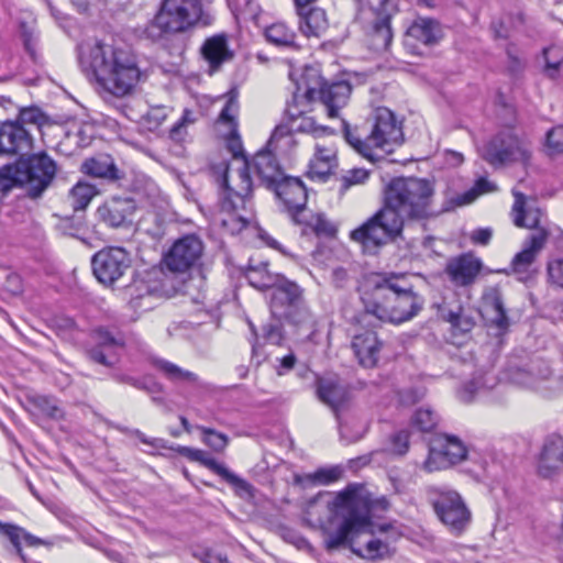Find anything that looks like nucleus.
<instances>
[{
	"label": "nucleus",
	"mask_w": 563,
	"mask_h": 563,
	"mask_svg": "<svg viewBox=\"0 0 563 563\" xmlns=\"http://www.w3.org/2000/svg\"><path fill=\"white\" fill-rule=\"evenodd\" d=\"M136 206L133 199L113 197L97 209V216L107 225L119 228L131 221Z\"/></svg>",
	"instance_id": "nucleus-27"
},
{
	"label": "nucleus",
	"mask_w": 563,
	"mask_h": 563,
	"mask_svg": "<svg viewBox=\"0 0 563 563\" xmlns=\"http://www.w3.org/2000/svg\"><path fill=\"white\" fill-rule=\"evenodd\" d=\"M285 114V122L278 124L272 132L269 146H275L276 142L288 145L292 141L291 133H313L318 130L313 118L300 108H287Z\"/></svg>",
	"instance_id": "nucleus-21"
},
{
	"label": "nucleus",
	"mask_w": 563,
	"mask_h": 563,
	"mask_svg": "<svg viewBox=\"0 0 563 563\" xmlns=\"http://www.w3.org/2000/svg\"><path fill=\"white\" fill-rule=\"evenodd\" d=\"M515 198L511 208L512 222L517 228L534 229L536 231L525 242L523 249L511 261V271L515 274H526L536 261L538 254L545 246L549 231L542 225L543 212L534 198L528 197L518 189H512Z\"/></svg>",
	"instance_id": "nucleus-7"
},
{
	"label": "nucleus",
	"mask_w": 563,
	"mask_h": 563,
	"mask_svg": "<svg viewBox=\"0 0 563 563\" xmlns=\"http://www.w3.org/2000/svg\"><path fill=\"white\" fill-rule=\"evenodd\" d=\"M78 59L82 71L95 79L100 91L118 98L132 95L143 77L135 55L112 44H81Z\"/></svg>",
	"instance_id": "nucleus-3"
},
{
	"label": "nucleus",
	"mask_w": 563,
	"mask_h": 563,
	"mask_svg": "<svg viewBox=\"0 0 563 563\" xmlns=\"http://www.w3.org/2000/svg\"><path fill=\"white\" fill-rule=\"evenodd\" d=\"M444 318L454 331L462 334L470 332L475 324L473 318L465 314L461 307L456 311L450 310Z\"/></svg>",
	"instance_id": "nucleus-43"
},
{
	"label": "nucleus",
	"mask_w": 563,
	"mask_h": 563,
	"mask_svg": "<svg viewBox=\"0 0 563 563\" xmlns=\"http://www.w3.org/2000/svg\"><path fill=\"white\" fill-rule=\"evenodd\" d=\"M201 54L208 63L210 74L218 71L224 63L230 62L234 56L229 48L225 34L208 37L201 46Z\"/></svg>",
	"instance_id": "nucleus-30"
},
{
	"label": "nucleus",
	"mask_w": 563,
	"mask_h": 563,
	"mask_svg": "<svg viewBox=\"0 0 563 563\" xmlns=\"http://www.w3.org/2000/svg\"><path fill=\"white\" fill-rule=\"evenodd\" d=\"M224 140H225L228 150L233 155L234 164H238L239 161L246 159L243 154V144H242V140H241L239 132L235 133L234 135L224 137Z\"/></svg>",
	"instance_id": "nucleus-55"
},
{
	"label": "nucleus",
	"mask_w": 563,
	"mask_h": 563,
	"mask_svg": "<svg viewBox=\"0 0 563 563\" xmlns=\"http://www.w3.org/2000/svg\"><path fill=\"white\" fill-rule=\"evenodd\" d=\"M88 355L90 357L91 361L98 363V364H101V365H104V366H111L112 363L110 361H108V357L103 351L102 347H93L91 349L89 352H88Z\"/></svg>",
	"instance_id": "nucleus-63"
},
{
	"label": "nucleus",
	"mask_w": 563,
	"mask_h": 563,
	"mask_svg": "<svg viewBox=\"0 0 563 563\" xmlns=\"http://www.w3.org/2000/svg\"><path fill=\"white\" fill-rule=\"evenodd\" d=\"M20 187L27 197L37 199L49 187L56 175V164L46 153L33 154L11 164Z\"/></svg>",
	"instance_id": "nucleus-12"
},
{
	"label": "nucleus",
	"mask_w": 563,
	"mask_h": 563,
	"mask_svg": "<svg viewBox=\"0 0 563 563\" xmlns=\"http://www.w3.org/2000/svg\"><path fill=\"white\" fill-rule=\"evenodd\" d=\"M374 15L369 32L371 46L376 52L386 51L393 41L390 20L397 12L394 0H364Z\"/></svg>",
	"instance_id": "nucleus-18"
},
{
	"label": "nucleus",
	"mask_w": 563,
	"mask_h": 563,
	"mask_svg": "<svg viewBox=\"0 0 563 563\" xmlns=\"http://www.w3.org/2000/svg\"><path fill=\"white\" fill-rule=\"evenodd\" d=\"M95 339L98 347H112L120 345L121 342L114 338L108 330L106 329H98L95 332Z\"/></svg>",
	"instance_id": "nucleus-58"
},
{
	"label": "nucleus",
	"mask_w": 563,
	"mask_h": 563,
	"mask_svg": "<svg viewBox=\"0 0 563 563\" xmlns=\"http://www.w3.org/2000/svg\"><path fill=\"white\" fill-rule=\"evenodd\" d=\"M555 48L551 47V48H545L543 51V54H544V57L547 59V64H545V73L547 75L550 77V78H554L555 77V73L558 71V68L561 64V60L556 59L554 62H550L549 60V57L548 55L552 52H554Z\"/></svg>",
	"instance_id": "nucleus-64"
},
{
	"label": "nucleus",
	"mask_w": 563,
	"mask_h": 563,
	"mask_svg": "<svg viewBox=\"0 0 563 563\" xmlns=\"http://www.w3.org/2000/svg\"><path fill=\"white\" fill-rule=\"evenodd\" d=\"M30 404L40 415L51 419H62L64 417L63 409L58 406L57 401L46 396H33L29 398Z\"/></svg>",
	"instance_id": "nucleus-42"
},
{
	"label": "nucleus",
	"mask_w": 563,
	"mask_h": 563,
	"mask_svg": "<svg viewBox=\"0 0 563 563\" xmlns=\"http://www.w3.org/2000/svg\"><path fill=\"white\" fill-rule=\"evenodd\" d=\"M466 455L467 450L459 438L448 434L438 435L431 442L423 468L429 473L445 470L464 461Z\"/></svg>",
	"instance_id": "nucleus-17"
},
{
	"label": "nucleus",
	"mask_w": 563,
	"mask_h": 563,
	"mask_svg": "<svg viewBox=\"0 0 563 563\" xmlns=\"http://www.w3.org/2000/svg\"><path fill=\"white\" fill-rule=\"evenodd\" d=\"M432 506L437 517L453 536H461L471 523L472 514L455 490H440Z\"/></svg>",
	"instance_id": "nucleus-15"
},
{
	"label": "nucleus",
	"mask_w": 563,
	"mask_h": 563,
	"mask_svg": "<svg viewBox=\"0 0 563 563\" xmlns=\"http://www.w3.org/2000/svg\"><path fill=\"white\" fill-rule=\"evenodd\" d=\"M272 190L284 203L295 223L300 224L306 221L300 216L306 213L308 194L299 178L285 176Z\"/></svg>",
	"instance_id": "nucleus-20"
},
{
	"label": "nucleus",
	"mask_w": 563,
	"mask_h": 563,
	"mask_svg": "<svg viewBox=\"0 0 563 563\" xmlns=\"http://www.w3.org/2000/svg\"><path fill=\"white\" fill-rule=\"evenodd\" d=\"M96 278L106 286H112L131 266L129 253L122 247H106L97 252L91 260Z\"/></svg>",
	"instance_id": "nucleus-16"
},
{
	"label": "nucleus",
	"mask_w": 563,
	"mask_h": 563,
	"mask_svg": "<svg viewBox=\"0 0 563 563\" xmlns=\"http://www.w3.org/2000/svg\"><path fill=\"white\" fill-rule=\"evenodd\" d=\"M203 18L201 0H162L154 18L144 29V35L152 41L165 34L185 33L197 26Z\"/></svg>",
	"instance_id": "nucleus-8"
},
{
	"label": "nucleus",
	"mask_w": 563,
	"mask_h": 563,
	"mask_svg": "<svg viewBox=\"0 0 563 563\" xmlns=\"http://www.w3.org/2000/svg\"><path fill=\"white\" fill-rule=\"evenodd\" d=\"M482 157L495 168L518 162L527 164L531 158V148L511 131H501L484 145Z\"/></svg>",
	"instance_id": "nucleus-13"
},
{
	"label": "nucleus",
	"mask_w": 563,
	"mask_h": 563,
	"mask_svg": "<svg viewBox=\"0 0 563 563\" xmlns=\"http://www.w3.org/2000/svg\"><path fill=\"white\" fill-rule=\"evenodd\" d=\"M365 314L382 322L400 324L415 318L423 308L424 299L402 274L382 276L371 291L362 296Z\"/></svg>",
	"instance_id": "nucleus-4"
},
{
	"label": "nucleus",
	"mask_w": 563,
	"mask_h": 563,
	"mask_svg": "<svg viewBox=\"0 0 563 563\" xmlns=\"http://www.w3.org/2000/svg\"><path fill=\"white\" fill-rule=\"evenodd\" d=\"M544 146L545 153L550 156L563 153V125H556L548 131Z\"/></svg>",
	"instance_id": "nucleus-47"
},
{
	"label": "nucleus",
	"mask_w": 563,
	"mask_h": 563,
	"mask_svg": "<svg viewBox=\"0 0 563 563\" xmlns=\"http://www.w3.org/2000/svg\"><path fill=\"white\" fill-rule=\"evenodd\" d=\"M317 394L319 399L328 405L338 416L340 408L347 400L345 387L333 379H320L318 382Z\"/></svg>",
	"instance_id": "nucleus-34"
},
{
	"label": "nucleus",
	"mask_w": 563,
	"mask_h": 563,
	"mask_svg": "<svg viewBox=\"0 0 563 563\" xmlns=\"http://www.w3.org/2000/svg\"><path fill=\"white\" fill-rule=\"evenodd\" d=\"M548 274L553 284L563 288V257L549 263Z\"/></svg>",
	"instance_id": "nucleus-59"
},
{
	"label": "nucleus",
	"mask_w": 563,
	"mask_h": 563,
	"mask_svg": "<svg viewBox=\"0 0 563 563\" xmlns=\"http://www.w3.org/2000/svg\"><path fill=\"white\" fill-rule=\"evenodd\" d=\"M99 190L95 185L86 181H78L69 191L68 201L75 211L84 210L88 207Z\"/></svg>",
	"instance_id": "nucleus-38"
},
{
	"label": "nucleus",
	"mask_w": 563,
	"mask_h": 563,
	"mask_svg": "<svg viewBox=\"0 0 563 563\" xmlns=\"http://www.w3.org/2000/svg\"><path fill=\"white\" fill-rule=\"evenodd\" d=\"M175 451L181 456L206 466L242 493L251 495L253 488L251 484L230 472L223 464L217 462L206 451L183 445H178Z\"/></svg>",
	"instance_id": "nucleus-23"
},
{
	"label": "nucleus",
	"mask_w": 563,
	"mask_h": 563,
	"mask_svg": "<svg viewBox=\"0 0 563 563\" xmlns=\"http://www.w3.org/2000/svg\"><path fill=\"white\" fill-rule=\"evenodd\" d=\"M154 367L164 375L167 379L173 383H197L198 376L189 372L187 369L181 368L180 366L164 360V358H154L153 360Z\"/></svg>",
	"instance_id": "nucleus-37"
},
{
	"label": "nucleus",
	"mask_w": 563,
	"mask_h": 563,
	"mask_svg": "<svg viewBox=\"0 0 563 563\" xmlns=\"http://www.w3.org/2000/svg\"><path fill=\"white\" fill-rule=\"evenodd\" d=\"M81 172L90 177L109 181H115L122 177L114 159L110 155L104 154L85 159L81 164Z\"/></svg>",
	"instance_id": "nucleus-33"
},
{
	"label": "nucleus",
	"mask_w": 563,
	"mask_h": 563,
	"mask_svg": "<svg viewBox=\"0 0 563 563\" xmlns=\"http://www.w3.org/2000/svg\"><path fill=\"white\" fill-rule=\"evenodd\" d=\"M482 261L473 254H462L452 257L445 265V274L456 287H467L474 284L482 269Z\"/></svg>",
	"instance_id": "nucleus-25"
},
{
	"label": "nucleus",
	"mask_w": 563,
	"mask_h": 563,
	"mask_svg": "<svg viewBox=\"0 0 563 563\" xmlns=\"http://www.w3.org/2000/svg\"><path fill=\"white\" fill-rule=\"evenodd\" d=\"M496 384L494 375L488 373L474 377L471 382L466 383L460 393L463 401L470 402L473 400L476 393L482 389L493 388Z\"/></svg>",
	"instance_id": "nucleus-40"
},
{
	"label": "nucleus",
	"mask_w": 563,
	"mask_h": 563,
	"mask_svg": "<svg viewBox=\"0 0 563 563\" xmlns=\"http://www.w3.org/2000/svg\"><path fill=\"white\" fill-rule=\"evenodd\" d=\"M283 143L276 142L275 146H269V140L266 146L258 151L253 158V168L262 185L267 189H273L284 177V170L276 159V155L283 151Z\"/></svg>",
	"instance_id": "nucleus-22"
},
{
	"label": "nucleus",
	"mask_w": 563,
	"mask_h": 563,
	"mask_svg": "<svg viewBox=\"0 0 563 563\" xmlns=\"http://www.w3.org/2000/svg\"><path fill=\"white\" fill-rule=\"evenodd\" d=\"M120 430L128 434L136 437L142 443L150 445L154 449H166V441L159 438H147L142 431L137 429L120 428Z\"/></svg>",
	"instance_id": "nucleus-54"
},
{
	"label": "nucleus",
	"mask_w": 563,
	"mask_h": 563,
	"mask_svg": "<svg viewBox=\"0 0 563 563\" xmlns=\"http://www.w3.org/2000/svg\"><path fill=\"white\" fill-rule=\"evenodd\" d=\"M538 475L542 478H553L563 473V437L549 435L542 445L537 465Z\"/></svg>",
	"instance_id": "nucleus-24"
},
{
	"label": "nucleus",
	"mask_w": 563,
	"mask_h": 563,
	"mask_svg": "<svg viewBox=\"0 0 563 563\" xmlns=\"http://www.w3.org/2000/svg\"><path fill=\"white\" fill-rule=\"evenodd\" d=\"M369 177V172L364 168H352L346 170L340 181V191L344 192L350 189L352 186L364 184Z\"/></svg>",
	"instance_id": "nucleus-48"
},
{
	"label": "nucleus",
	"mask_w": 563,
	"mask_h": 563,
	"mask_svg": "<svg viewBox=\"0 0 563 563\" xmlns=\"http://www.w3.org/2000/svg\"><path fill=\"white\" fill-rule=\"evenodd\" d=\"M289 79L294 86L292 102H320L323 106L345 104L352 93L349 80L336 78L328 80L322 76L319 66L306 65L289 70Z\"/></svg>",
	"instance_id": "nucleus-6"
},
{
	"label": "nucleus",
	"mask_w": 563,
	"mask_h": 563,
	"mask_svg": "<svg viewBox=\"0 0 563 563\" xmlns=\"http://www.w3.org/2000/svg\"><path fill=\"white\" fill-rule=\"evenodd\" d=\"M0 532L9 538L16 552L21 554V537L24 531L14 525L0 522Z\"/></svg>",
	"instance_id": "nucleus-53"
},
{
	"label": "nucleus",
	"mask_w": 563,
	"mask_h": 563,
	"mask_svg": "<svg viewBox=\"0 0 563 563\" xmlns=\"http://www.w3.org/2000/svg\"><path fill=\"white\" fill-rule=\"evenodd\" d=\"M20 187L11 164L0 168V200H2L14 187Z\"/></svg>",
	"instance_id": "nucleus-51"
},
{
	"label": "nucleus",
	"mask_w": 563,
	"mask_h": 563,
	"mask_svg": "<svg viewBox=\"0 0 563 563\" xmlns=\"http://www.w3.org/2000/svg\"><path fill=\"white\" fill-rule=\"evenodd\" d=\"M264 336L265 339L273 343V344H279L283 335H282V329L278 323H269L263 328Z\"/></svg>",
	"instance_id": "nucleus-60"
},
{
	"label": "nucleus",
	"mask_w": 563,
	"mask_h": 563,
	"mask_svg": "<svg viewBox=\"0 0 563 563\" xmlns=\"http://www.w3.org/2000/svg\"><path fill=\"white\" fill-rule=\"evenodd\" d=\"M508 379L521 387L532 390L544 398H552L563 391V375L555 373L549 361L534 358L522 366L510 365Z\"/></svg>",
	"instance_id": "nucleus-11"
},
{
	"label": "nucleus",
	"mask_w": 563,
	"mask_h": 563,
	"mask_svg": "<svg viewBox=\"0 0 563 563\" xmlns=\"http://www.w3.org/2000/svg\"><path fill=\"white\" fill-rule=\"evenodd\" d=\"M145 111L139 114V119H135L140 125L148 131L156 130L164 119L166 113L164 108H144Z\"/></svg>",
	"instance_id": "nucleus-46"
},
{
	"label": "nucleus",
	"mask_w": 563,
	"mask_h": 563,
	"mask_svg": "<svg viewBox=\"0 0 563 563\" xmlns=\"http://www.w3.org/2000/svg\"><path fill=\"white\" fill-rule=\"evenodd\" d=\"M202 253V241L195 234H187L174 242L164 263L170 272L185 273L198 264Z\"/></svg>",
	"instance_id": "nucleus-19"
},
{
	"label": "nucleus",
	"mask_w": 563,
	"mask_h": 563,
	"mask_svg": "<svg viewBox=\"0 0 563 563\" xmlns=\"http://www.w3.org/2000/svg\"><path fill=\"white\" fill-rule=\"evenodd\" d=\"M423 391L419 389H408L401 393L400 400L405 405H412L422 399Z\"/></svg>",
	"instance_id": "nucleus-62"
},
{
	"label": "nucleus",
	"mask_w": 563,
	"mask_h": 563,
	"mask_svg": "<svg viewBox=\"0 0 563 563\" xmlns=\"http://www.w3.org/2000/svg\"><path fill=\"white\" fill-rule=\"evenodd\" d=\"M296 13L299 18V30L307 37H319L329 26L327 13L319 7H312L311 4L296 7Z\"/></svg>",
	"instance_id": "nucleus-31"
},
{
	"label": "nucleus",
	"mask_w": 563,
	"mask_h": 563,
	"mask_svg": "<svg viewBox=\"0 0 563 563\" xmlns=\"http://www.w3.org/2000/svg\"><path fill=\"white\" fill-rule=\"evenodd\" d=\"M438 421V415L430 408H419L412 417V424L422 432L432 431Z\"/></svg>",
	"instance_id": "nucleus-44"
},
{
	"label": "nucleus",
	"mask_w": 563,
	"mask_h": 563,
	"mask_svg": "<svg viewBox=\"0 0 563 563\" xmlns=\"http://www.w3.org/2000/svg\"><path fill=\"white\" fill-rule=\"evenodd\" d=\"M70 121L69 117L51 118L41 108H20L16 122L5 121L0 125V155L16 154L30 146L26 126L34 125L38 130L53 124L63 125Z\"/></svg>",
	"instance_id": "nucleus-10"
},
{
	"label": "nucleus",
	"mask_w": 563,
	"mask_h": 563,
	"mask_svg": "<svg viewBox=\"0 0 563 563\" xmlns=\"http://www.w3.org/2000/svg\"><path fill=\"white\" fill-rule=\"evenodd\" d=\"M346 142L363 157L375 162L404 142L402 120L390 108H376L369 132L363 137L343 121Z\"/></svg>",
	"instance_id": "nucleus-5"
},
{
	"label": "nucleus",
	"mask_w": 563,
	"mask_h": 563,
	"mask_svg": "<svg viewBox=\"0 0 563 563\" xmlns=\"http://www.w3.org/2000/svg\"><path fill=\"white\" fill-rule=\"evenodd\" d=\"M301 219H306L301 224H306L310 227L316 233H324V234H333L334 228L333 225L322 216V214H312L308 212L306 209L305 216H300Z\"/></svg>",
	"instance_id": "nucleus-49"
},
{
	"label": "nucleus",
	"mask_w": 563,
	"mask_h": 563,
	"mask_svg": "<svg viewBox=\"0 0 563 563\" xmlns=\"http://www.w3.org/2000/svg\"><path fill=\"white\" fill-rule=\"evenodd\" d=\"M493 236V231L489 228L477 229L472 235L471 240L475 244L487 245Z\"/></svg>",
	"instance_id": "nucleus-61"
},
{
	"label": "nucleus",
	"mask_w": 563,
	"mask_h": 563,
	"mask_svg": "<svg viewBox=\"0 0 563 563\" xmlns=\"http://www.w3.org/2000/svg\"><path fill=\"white\" fill-rule=\"evenodd\" d=\"M271 312L278 320L286 319L295 324L305 323L310 318L308 309L302 306L301 288L284 277L272 291Z\"/></svg>",
	"instance_id": "nucleus-14"
},
{
	"label": "nucleus",
	"mask_w": 563,
	"mask_h": 563,
	"mask_svg": "<svg viewBox=\"0 0 563 563\" xmlns=\"http://www.w3.org/2000/svg\"><path fill=\"white\" fill-rule=\"evenodd\" d=\"M497 190V186L486 178H479L474 187L463 196V203H470L474 201L479 195L494 192Z\"/></svg>",
	"instance_id": "nucleus-52"
},
{
	"label": "nucleus",
	"mask_w": 563,
	"mask_h": 563,
	"mask_svg": "<svg viewBox=\"0 0 563 563\" xmlns=\"http://www.w3.org/2000/svg\"><path fill=\"white\" fill-rule=\"evenodd\" d=\"M383 345L377 333L371 330L355 334L351 343L360 365L367 368L377 365Z\"/></svg>",
	"instance_id": "nucleus-26"
},
{
	"label": "nucleus",
	"mask_w": 563,
	"mask_h": 563,
	"mask_svg": "<svg viewBox=\"0 0 563 563\" xmlns=\"http://www.w3.org/2000/svg\"><path fill=\"white\" fill-rule=\"evenodd\" d=\"M236 166L225 168L222 183L224 187V197L221 208L230 213V219H224L223 225L229 221L238 222L239 230L245 228L252 220L251 195L253 181L250 175V164L247 159L239 161Z\"/></svg>",
	"instance_id": "nucleus-9"
},
{
	"label": "nucleus",
	"mask_w": 563,
	"mask_h": 563,
	"mask_svg": "<svg viewBox=\"0 0 563 563\" xmlns=\"http://www.w3.org/2000/svg\"><path fill=\"white\" fill-rule=\"evenodd\" d=\"M371 498L363 485L350 484L334 497L319 494L309 503L308 514L319 506L325 507L332 516L342 518L335 531L324 530V544L335 550L349 544L354 553L368 559H384L390 554V543L397 531L390 525L374 526L371 521Z\"/></svg>",
	"instance_id": "nucleus-1"
},
{
	"label": "nucleus",
	"mask_w": 563,
	"mask_h": 563,
	"mask_svg": "<svg viewBox=\"0 0 563 563\" xmlns=\"http://www.w3.org/2000/svg\"><path fill=\"white\" fill-rule=\"evenodd\" d=\"M268 42L280 47L298 48L296 33L284 23H274L265 31Z\"/></svg>",
	"instance_id": "nucleus-39"
},
{
	"label": "nucleus",
	"mask_w": 563,
	"mask_h": 563,
	"mask_svg": "<svg viewBox=\"0 0 563 563\" xmlns=\"http://www.w3.org/2000/svg\"><path fill=\"white\" fill-rule=\"evenodd\" d=\"M484 305L494 312L493 322L500 330L509 325V319L504 306L500 290L497 287L488 288L483 295Z\"/></svg>",
	"instance_id": "nucleus-36"
},
{
	"label": "nucleus",
	"mask_w": 563,
	"mask_h": 563,
	"mask_svg": "<svg viewBox=\"0 0 563 563\" xmlns=\"http://www.w3.org/2000/svg\"><path fill=\"white\" fill-rule=\"evenodd\" d=\"M343 471L340 466L321 467L308 474L307 479L312 484L330 485L341 478Z\"/></svg>",
	"instance_id": "nucleus-45"
},
{
	"label": "nucleus",
	"mask_w": 563,
	"mask_h": 563,
	"mask_svg": "<svg viewBox=\"0 0 563 563\" xmlns=\"http://www.w3.org/2000/svg\"><path fill=\"white\" fill-rule=\"evenodd\" d=\"M434 186L426 178L394 177L384 188V205L365 223L351 232L364 247H377L400 236L406 221L437 216Z\"/></svg>",
	"instance_id": "nucleus-2"
},
{
	"label": "nucleus",
	"mask_w": 563,
	"mask_h": 563,
	"mask_svg": "<svg viewBox=\"0 0 563 563\" xmlns=\"http://www.w3.org/2000/svg\"><path fill=\"white\" fill-rule=\"evenodd\" d=\"M199 429L203 434V442L213 451L221 452L227 448L229 438L224 433L206 427H199Z\"/></svg>",
	"instance_id": "nucleus-50"
},
{
	"label": "nucleus",
	"mask_w": 563,
	"mask_h": 563,
	"mask_svg": "<svg viewBox=\"0 0 563 563\" xmlns=\"http://www.w3.org/2000/svg\"><path fill=\"white\" fill-rule=\"evenodd\" d=\"M196 117L194 115V112L189 109H186L184 111V114L180 120H178L177 123H175L170 129V137L174 140H180L183 136V129L189 124L194 123L196 121Z\"/></svg>",
	"instance_id": "nucleus-56"
},
{
	"label": "nucleus",
	"mask_w": 563,
	"mask_h": 563,
	"mask_svg": "<svg viewBox=\"0 0 563 563\" xmlns=\"http://www.w3.org/2000/svg\"><path fill=\"white\" fill-rule=\"evenodd\" d=\"M245 277L251 286L260 290H273L283 278L278 274L271 273L266 263H261L256 266L250 265L245 272Z\"/></svg>",
	"instance_id": "nucleus-35"
},
{
	"label": "nucleus",
	"mask_w": 563,
	"mask_h": 563,
	"mask_svg": "<svg viewBox=\"0 0 563 563\" xmlns=\"http://www.w3.org/2000/svg\"><path fill=\"white\" fill-rule=\"evenodd\" d=\"M409 448V433L407 431H399L391 438V451L395 454L404 455Z\"/></svg>",
	"instance_id": "nucleus-57"
},
{
	"label": "nucleus",
	"mask_w": 563,
	"mask_h": 563,
	"mask_svg": "<svg viewBox=\"0 0 563 563\" xmlns=\"http://www.w3.org/2000/svg\"><path fill=\"white\" fill-rule=\"evenodd\" d=\"M216 130L223 139L239 132L238 112L235 108H222L216 121Z\"/></svg>",
	"instance_id": "nucleus-41"
},
{
	"label": "nucleus",
	"mask_w": 563,
	"mask_h": 563,
	"mask_svg": "<svg viewBox=\"0 0 563 563\" xmlns=\"http://www.w3.org/2000/svg\"><path fill=\"white\" fill-rule=\"evenodd\" d=\"M130 294V307L137 311H146L154 307L156 299L162 297L163 289L156 279L135 280L128 289Z\"/></svg>",
	"instance_id": "nucleus-29"
},
{
	"label": "nucleus",
	"mask_w": 563,
	"mask_h": 563,
	"mask_svg": "<svg viewBox=\"0 0 563 563\" xmlns=\"http://www.w3.org/2000/svg\"><path fill=\"white\" fill-rule=\"evenodd\" d=\"M407 35L423 45L431 46L439 43L443 31L437 20L418 16L408 27Z\"/></svg>",
	"instance_id": "nucleus-32"
},
{
	"label": "nucleus",
	"mask_w": 563,
	"mask_h": 563,
	"mask_svg": "<svg viewBox=\"0 0 563 563\" xmlns=\"http://www.w3.org/2000/svg\"><path fill=\"white\" fill-rule=\"evenodd\" d=\"M338 166L336 148L333 144L317 143L309 162L307 175L312 180L327 181Z\"/></svg>",
	"instance_id": "nucleus-28"
}]
</instances>
